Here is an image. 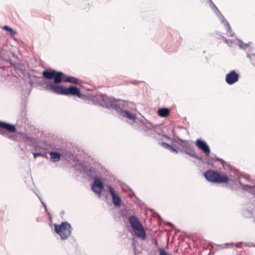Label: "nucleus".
<instances>
[{
	"mask_svg": "<svg viewBox=\"0 0 255 255\" xmlns=\"http://www.w3.org/2000/svg\"><path fill=\"white\" fill-rule=\"evenodd\" d=\"M253 247H255V244L253 245Z\"/></svg>",
	"mask_w": 255,
	"mask_h": 255,
	"instance_id": "nucleus-49",
	"label": "nucleus"
},
{
	"mask_svg": "<svg viewBox=\"0 0 255 255\" xmlns=\"http://www.w3.org/2000/svg\"><path fill=\"white\" fill-rule=\"evenodd\" d=\"M210 5L216 15L220 12V11L218 9V7L215 5V4L211 0H210Z\"/></svg>",
	"mask_w": 255,
	"mask_h": 255,
	"instance_id": "nucleus-23",
	"label": "nucleus"
},
{
	"mask_svg": "<svg viewBox=\"0 0 255 255\" xmlns=\"http://www.w3.org/2000/svg\"><path fill=\"white\" fill-rule=\"evenodd\" d=\"M170 141H171V144H172V145H173L174 146H176L175 144H177L178 145V143H180V141L178 140V139H176L172 138L171 139Z\"/></svg>",
	"mask_w": 255,
	"mask_h": 255,
	"instance_id": "nucleus-32",
	"label": "nucleus"
},
{
	"mask_svg": "<svg viewBox=\"0 0 255 255\" xmlns=\"http://www.w3.org/2000/svg\"><path fill=\"white\" fill-rule=\"evenodd\" d=\"M1 28L3 30L8 32L11 36H14L16 34V31L11 27L8 26V25H4L1 27Z\"/></svg>",
	"mask_w": 255,
	"mask_h": 255,
	"instance_id": "nucleus-21",
	"label": "nucleus"
},
{
	"mask_svg": "<svg viewBox=\"0 0 255 255\" xmlns=\"http://www.w3.org/2000/svg\"><path fill=\"white\" fill-rule=\"evenodd\" d=\"M159 255H170L164 249L158 248Z\"/></svg>",
	"mask_w": 255,
	"mask_h": 255,
	"instance_id": "nucleus-29",
	"label": "nucleus"
},
{
	"mask_svg": "<svg viewBox=\"0 0 255 255\" xmlns=\"http://www.w3.org/2000/svg\"><path fill=\"white\" fill-rule=\"evenodd\" d=\"M49 154L50 155V158L53 162H56L60 160L61 155L58 152L50 151Z\"/></svg>",
	"mask_w": 255,
	"mask_h": 255,
	"instance_id": "nucleus-20",
	"label": "nucleus"
},
{
	"mask_svg": "<svg viewBox=\"0 0 255 255\" xmlns=\"http://www.w3.org/2000/svg\"><path fill=\"white\" fill-rule=\"evenodd\" d=\"M3 60L6 62V63H9L10 65L14 68H16V64L13 62L12 61V60L10 59H6L5 58L3 59Z\"/></svg>",
	"mask_w": 255,
	"mask_h": 255,
	"instance_id": "nucleus-28",
	"label": "nucleus"
},
{
	"mask_svg": "<svg viewBox=\"0 0 255 255\" xmlns=\"http://www.w3.org/2000/svg\"><path fill=\"white\" fill-rule=\"evenodd\" d=\"M196 147L200 149L206 155L210 154V148L207 143L203 139L198 138L195 142Z\"/></svg>",
	"mask_w": 255,
	"mask_h": 255,
	"instance_id": "nucleus-10",
	"label": "nucleus"
},
{
	"mask_svg": "<svg viewBox=\"0 0 255 255\" xmlns=\"http://www.w3.org/2000/svg\"><path fill=\"white\" fill-rule=\"evenodd\" d=\"M28 83L31 86H33V82L32 80H30L28 81Z\"/></svg>",
	"mask_w": 255,
	"mask_h": 255,
	"instance_id": "nucleus-38",
	"label": "nucleus"
},
{
	"mask_svg": "<svg viewBox=\"0 0 255 255\" xmlns=\"http://www.w3.org/2000/svg\"><path fill=\"white\" fill-rule=\"evenodd\" d=\"M17 128L14 125L0 121V134L5 136L8 132H16Z\"/></svg>",
	"mask_w": 255,
	"mask_h": 255,
	"instance_id": "nucleus-7",
	"label": "nucleus"
},
{
	"mask_svg": "<svg viewBox=\"0 0 255 255\" xmlns=\"http://www.w3.org/2000/svg\"><path fill=\"white\" fill-rule=\"evenodd\" d=\"M170 111L167 108H159L158 110V115L159 117L165 118L169 114Z\"/></svg>",
	"mask_w": 255,
	"mask_h": 255,
	"instance_id": "nucleus-19",
	"label": "nucleus"
},
{
	"mask_svg": "<svg viewBox=\"0 0 255 255\" xmlns=\"http://www.w3.org/2000/svg\"><path fill=\"white\" fill-rule=\"evenodd\" d=\"M54 231L60 236L62 240H65L71 234L73 228L68 222H62L60 225L55 224Z\"/></svg>",
	"mask_w": 255,
	"mask_h": 255,
	"instance_id": "nucleus-6",
	"label": "nucleus"
},
{
	"mask_svg": "<svg viewBox=\"0 0 255 255\" xmlns=\"http://www.w3.org/2000/svg\"><path fill=\"white\" fill-rule=\"evenodd\" d=\"M216 15L224 25L226 23V22H228L221 13V12L217 14Z\"/></svg>",
	"mask_w": 255,
	"mask_h": 255,
	"instance_id": "nucleus-27",
	"label": "nucleus"
},
{
	"mask_svg": "<svg viewBox=\"0 0 255 255\" xmlns=\"http://www.w3.org/2000/svg\"><path fill=\"white\" fill-rule=\"evenodd\" d=\"M41 204H42V205L43 206L44 208V209L45 210L46 212H47V206L45 204V203H44L43 202V201H41Z\"/></svg>",
	"mask_w": 255,
	"mask_h": 255,
	"instance_id": "nucleus-34",
	"label": "nucleus"
},
{
	"mask_svg": "<svg viewBox=\"0 0 255 255\" xmlns=\"http://www.w3.org/2000/svg\"><path fill=\"white\" fill-rule=\"evenodd\" d=\"M33 157L34 159L36 158L38 156H41L44 158H48L47 155L46 153H42L40 152H33Z\"/></svg>",
	"mask_w": 255,
	"mask_h": 255,
	"instance_id": "nucleus-24",
	"label": "nucleus"
},
{
	"mask_svg": "<svg viewBox=\"0 0 255 255\" xmlns=\"http://www.w3.org/2000/svg\"><path fill=\"white\" fill-rule=\"evenodd\" d=\"M128 221L134 235L142 240L146 237V234L143 225L139 220L134 215L128 217Z\"/></svg>",
	"mask_w": 255,
	"mask_h": 255,
	"instance_id": "nucleus-5",
	"label": "nucleus"
},
{
	"mask_svg": "<svg viewBox=\"0 0 255 255\" xmlns=\"http://www.w3.org/2000/svg\"><path fill=\"white\" fill-rule=\"evenodd\" d=\"M205 160H206V163H207L209 164L210 163V159H209L206 158Z\"/></svg>",
	"mask_w": 255,
	"mask_h": 255,
	"instance_id": "nucleus-42",
	"label": "nucleus"
},
{
	"mask_svg": "<svg viewBox=\"0 0 255 255\" xmlns=\"http://www.w3.org/2000/svg\"><path fill=\"white\" fill-rule=\"evenodd\" d=\"M153 244H154L156 246V247H157V246H158V242H157V241L156 240H153Z\"/></svg>",
	"mask_w": 255,
	"mask_h": 255,
	"instance_id": "nucleus-37",
	"label": "nucleus"
},
{
	"mask_svg": "<svg viewBox=\"0 0 255 255\" xmlns=\"http://www.w3.org/2000/svg\"><path fill=\"white\" fill-rule=\"evenodd\" d=\"M12 56L13 58L18 60V57L17 55L15 54L14 53H12Z\"/></svg>",
	"mask_w": 255,
	"mask_h": 255,
	"instance_id": "nucleus-35",
	"label": "nucleus"
},
{
	"mask_svg": "<svg viewBox=\"0 0 255 255\" xmlns=\"http://www.w3.org/2000/svg\"><path fill=\"white\" fill-rule=\"evenodd\" d=\"M80 166L81 173H84L89 179H94V177H97L96 169L95 168L85 165L83 163H82Z\"/></svg>",
	"mask_w": 255,
	"mask_h": 255,
	"instance_id": "nucleus-12",
	"label": "nucleus"
},
{
	"mask_svg": "<svg viewBox=\"0 0 255 255\" xmlns=\"http://www.w3.org/2000/svg\"><path fill=\"white\" fill-rule=\"evenodd\" d=\"M244 177L247 179H248V177L246 176H244Z\"/></svg>",
	"mask_w": 255,
	"mask_h": 255,
	"instance_id": "nucleus-46",
	"label": "nucleus"
},
{
	"mask_svg": "<svg viewBox=\"0 0 255 255\" xmlns=\"http://www.w3.org/2000/svg\"><path fill=\"white\" fill-rule=\"evenodd\" d=\"M243 244V242H238L236 244V246L237 247V248H240V245H242Z\"/></svg>",
	"mask_w": 255,
	"mask_h": 255,
	"instance_id": "nucleus-36",
	"label": "nucleus"
},
{
	"mask_svg": "<svg viewBox=\"0 0 255 255\" xmlns=\"http://www.w3.org/2000/svg\"><path fill=\"white\" fill-rule=\"evenodd\" d=\"M178 147V146H174L172 145L170 151L172 153H178V152L179 151Z\"/></svg>",
	"mask_w": 255,
	"mask_h": 255,
	"instance_id": "nucleus-30",
	"label": "nucleus"
},
{
	"mask_svg": "<svg viewBox=\"0 0 255 255\" xmlns=\"http://www.w3.org/2000/svg\"><path fill=\"white\" fill-rule=\"evenodd\" d=\"M235 244L233 242H231V243H226L225 244V245L226 246H228V245H234Z\"/></svg>",
	"mask_w": 255,
	"mask_h": 255,
	"instance_id": "nucleus-41",
	"label": "nucleus"
},
{
	"mask_svg": "<svg viewBox=\"0 0 255 255\" xmlns=\"http://www.w3.org/2000/svg\"><path fill=\"white\" fill-rule=\"evenodd\" d=\"M209 0V2H210V0Z\"/></svg>",
	"mask_w": 255,
	"mask_h": 255,
	"instance_id": "nucleus-50",
	"label": "nucleus"
},
{
	"mask_svg": "<svg viewBox=\"0 0 255 255\" xmlns=\"http://www.w3.org/2000/svg\"><path fill=\"white\" fill-rule=\"evenodd\" d=\"M240 43L238 44L240 48L246 50L249 46V43H245L242 41L239 40Z\"/></svg>",
	"mask_w": 255,
	"mask_h": 255,
	"instance_id": "nucleus-25",
	"label": "nucleus"
},
{
	"mask_svg": "<svg viewBox=\"0 0 255 255\" xmlns=\"http://www.w3.org/2000/svg\"><path fill=\"white\" fill-rule=\"evenodd\" d=\"M37 196H38V198L39 199V200H40V202H41V201H43V200H42V199H41V197H40L39 196H38L37 195Z\"/></svg>",
	"mask_w": 255,
	"mask_h": 255,
	"instance_id": "nucleus-43",
	"label": "nucleus"
},
{
	"mask_svg": "<svg viewBox=\"0 0 255 255\" xmlns=\"http://www.w3.org/2000/svg\"><path fill=\"white\" fill-rule=\"evenodd\" d=\"M45 85V89L51 91L56 94L64 96H77L81 99H85L86 96L81 93L80 89L75 85H70L68 87L56 85L49 81L43 80L39 82V85Z\"/></svg>",
	"mask_w": 255,
	"mask_h": 255,
	"instance_id": "nucleus-2",
	"label": "nucleus"
},
{
	"mask_svg": "<svg viewBox=\"0 0 255 255\" xmlns=\"http://www.w3.org/2000/svg\"><path fill=\"white\" fill-rule=\"evenodd\" d=\"M209 156L211 159H215L218 161L220 162V163L222 165V166L225 168L226 167H228L230 165L226 162L223 159L218 157L217 155L214 154V153H211L209 154V155H207Z\"/></svg>",
	"mask_w": 255,
	"mask_h": 255,
	"instance_id": "nucleus-16",
	"label": "nucleus"
},
{
	"mask_svg": "<svg viewBox=\"0 0 255 255\" xmlns=\"http://www.w3.org/2000/svg\"><path fill=\"white\" fill-rule=\"evenodd\" d=\"M55 70L52 69H45L42 71V76L47 79L53 80L54 79Z\"/></svg>",
	"mask_w": 255,
	"mask_h": 255,
	"instance_id": "nucleus-15",
	"label": "nucleus"
},
{
	"mask_svg": "<svg viewBox=\"0 0 255 255\" xmlns=\"http://www.w3.org/2000/svg\"><path fill=\"white\" fill-rule=\"evenodd\" d=\"M166 224L167 225L169 226L170 227H171L173 229H174L175 227L174 225L171 222H167Z\"/></svg>",
	"mask_w": 255,
	"mask_h": 255,
	"instance_id": "nucleus-33",
	"label": "nucleus"
},
{
	"mask_svg": "<svg viewBox=\"0 0 255 255\" xmlns=\"http://www.w3.org/2000/svg\"><path fill=\"white\" fill-rule=\"evenodd\" d=\"M66 74L62 71L55 70L53 81L55 83H61L65 82Z\"/></svg>",
	"mask_w": 255,
	"mask_h": 255,
	"instance_id": "nucleus-13",
	"label": "nucleus"
},
{
	"mask_svg": "<svg viewBox=\"0 0 255 255\" xmlns=\"http://www.w3.org/2000/svg\"><path fill=\"white\" fill-rule=\"evenodd\" d=\"M157 216L158 219L160 218V217L158 214H157Z\"/></svg>",
	"mask_w": 255,
	"mask_h": 255,
	"instance_id": "nucleus-44",
	"label": "nucleus"
},
{
	"mask_svg": "<svg viewBox=\"0 0 255 255\" xmlns=\"http://www.w3.org/2000/svg\"><path fill=\"white\" fill-rule=\"evenodd\" d=\"M104 189V184L102 181L98 177H94L93 182L91 184V190L93 192L100 197Z\"/></svg>",
	"mask_w": 255,
	"mask_h": 255,
	"instance_id": "nucleus-8",
	"label": "nucleus"
},
{
	"mask_svg": "<svg viewBox=\"0 0 255 255\" xmlns=\"http://www.w3.org/2000/svg\"><path fill=\"white\" fill-rule=\"evenodd\" d=\"M107 188L111 196L113 204L115 207H120L122 202L121 197L117 193L111 185H108Z\"/></svg>",
	"mask_w": 255,
	"mask_h": 255,
	"instance_id": "nucleus-9",
	"label": "nucleus"
},
{
	"mask_svg": "<svg viewBox=\"0 0 255 255\" xmlns=\"http://www.w3.org/2000/svg\"><path fill=\"white\" fill-rule=\"evenodd\" d=\"M247 212H248V213L250 215H251L252 214L251 212H250V211H247Z\"/></svg>",
	"mask_w": 255,
	"mask_h": 255,
	"instance_id": "nucleus-45",
	"label": "nucleus"
},
{
	"mask_svg": "<svg viewBox=\"0 0 255 255\" xmlns=\"http://www.w3.org/2000/svg\"><path fill=\"white\" fill-rule=\"evenodd\" d=\"M203 175L208 181L213 183H227L230 181L227 175L212 169L207 170L203 173Z\"/></svg>",
	"mask_w": 255,
	"mask_h": 255,
	"instance_id": "nucleus-4",
	"label": "nucleus"
},
{
	"mask_svg": "<svg viewBox=\"0 0 255 255\" xmlns=\"http://www.w3.org/2000/svg\"><path fill=\"white\" fill-rule=\"evenodd\" d=\"M250 243H245V245L248 247H253V245H250Z\"/></svg>",
	"mask_w": 255,
	"mask_h": 255,
	"instance_id": "nucleus-39",
	"label": "nucleus"
},
{
	"mask_svg": "<svg viewBox=\"0 0 255 255\" xmlns=\"http://www.w3.org/2000/svg\"><path fill=\"white\" fill-rule=\"evenodd\" d=\"M163 136L165 137L166 138L169 139L170 140H171V139L172 138H170L168 135H165V134L163 135Z\"/></svg>",
	"mask_w": 255,
	"mask_h": 255,
	"instance_id": "nucleus-40",
	"label": "nucleus"
},
{
	"mask_svg": "<svg viewBox=\"0 0 255 255\" xmlns=\"http://www.w3.org/2000/svg\"><path fill=\"white\" fill-rule=\"evenodd\" d=\"M65 82H68L77 85H80L81 83V81L78 78L74 76H68L67 75H66Z\"/></svg>",
	"mask_w": 255,
	"mask_h": 255,
	"instance_id": "nucleus-18",
	"label": "nucleus"
},
{
	"mask_svg": "<svg viewBox=\"0 0 255 255\" xmlns=\"http://www.w3.org/2000/svg\"><path fill=\"white\" fill-rule=\"evenodd\" d=\"M225 28H226L227 32H228L229 35L230 36H233L234 35V32L232 31L231 27L230 25V24L228 22H226V23L224 25Z\"/></svg>",
	"mask_w": 255,
	"mask_h": 255,
	"instance_id": "nucleus-22",
	"label": "nucleus"
},
{
	"mask_svg": "<svg viewBox=\"0 0 255 255\" xmlns=\"http://www.w3.org/2000/svg\"><path fill=\"white\" fill-rule=\"evenodd\" d=\"M176 138L180 141V143H178V147L179 151L200 161L204 162L203 158L196 154L192 141L182 139L178 136H176Z\"/></svg>",
	"mask_w": 255,
	"mask_h": 255,
	"instance_id": "nucleus-3",
	"label": "nucleus"
},
{
	"mask_svg": "<svg viewBox=\"0 0 255 255\" xmlns=\"http://www.w3.org/2000/svg\"><path fill=\"white\" fill-rule=\"evenodd\" d=\"M240 78V75L235 70H232L226 75L225 81L230 85L237 82Z\"/></svg>",
	"mask_w": 255,
	"mask_h": 255,
	"instance_id": "nucleus-11",
	"label": "nucleus"
},
{
	"mask_svg": "<svg viewBox=\"0 0 255 255\" xmlns=\"http://www.w3.org/2000/svg\"><path fill=\"white\" fill-rule=\"evenodd\" d=\"M159 144L162 146L163 147H164L165 149H167L170 151L171 147L172 146V144H170L169 143L165 142H159Z\"/></svg>",
	"mask_w": 255,
	"mask_h": 255,
	"instance_id": "nucleus-26",
	"label": "nucleus"
},
{
	"mask_svg": "<svg viewBox=\"0 0 255 255\" xmlns=\"http://www.w3.org/2000/svg\"><path fill=\"white\" fill-rule=\"evenodd\" d=\"M225 42H226V43H227V42H228V40H226Z\"/></svg>",
	"mask_w": 255,
	"mask_h": 255,
	"instance_id": "nucleus-48",
	"label": "nucleus"
},
{
	"mask_svg": "<svg viewBox=\"0 0 255 255\" xmlns=\"http://www.w3.org/2000/svg\"><path fill=\"white\" fill-rule=\"evenodd\" d=\"M5 137H6L7 138H8L11 140H14L16 138V135L10 134V132H8V133H7V135H6Z\"/></svg>",
	"mask_w": 255,
	"mask_h": 255,
	"instance_id": "nucleus-31",
	"label": "nucleus"
},
{
	"mask_svg": "<svg viewBox=\"0 0 255 255\" xmlns=\"http://www.w3.org/2000/svg\"><path fill=\"white\" fill-rule=\"evenodd\" d=\"M92 102L95 105L101 106L105 108L114 109L119 115L129 120H133L135 123L139 124L141 128V131L144 136H150L155 137L156 133V127L152 124L146 120L144 121L137 118L134 114L131 113L129 111L124 110L122 108V101L115 100L110 98L106 94L99 93L93 96Z\"/></svg>",
	"mask_w": 255,
	"mask_h": 255,
	"instance_id": "nucleus-1",
	"label": "nucleus"
},
{
	"mask_svg": "<svg viewBox=\"0 0 255 255\" xmlns=\"http://www.w3.org/2000/svg\"><path fill=\"white\" fill-rule=\"evenodd\" d=\"M239 183L243 190H247L251 193L255 194V186L243 184L241 181H239Z\"/></svg>",
	"mask_w": 255,
	"mask_h": 255,
	"instance_id": "nucleus-17",
	"label": "nucleus"
},
{
	"mask_svg": "<svg viewBox=\"0 0 255 255\" xmlns=\"http://www.w3.org/2000/svg\"><path fill=\"white\" fill-rule=\"evenodd\" d=\"M28 178H29V179H31V177L30 175L29 176Z\"/></svg>",
	"mask_w": 255,
	"mask_h": 255,
	"instance_id": "nucleus-47",
	"label": "nucleus"
},
{
	"mask_svg": "<svg viewBox=\"0 0 255 255\" xmlns=\"http://www.w3.org/2000/svg\"><path fill=\"white\" fill-rule=\"evenodd\" d=\"M18 134L20 135V137L25 143H30L34 145H35L37 143V140L35 137L30 136L26 133L18 132Z\"/></svg>",
	"mask_w": 255,
	"mask_h": 255,
	"instance_id": "nucleus-14",
	"label": "nucleus"
}]
</instances>
